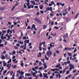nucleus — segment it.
<instances>
[{"label": "nucleus", "instance_id": "1", "mask_svg": "<svg viewBox=\"0 0 79 79\" xmlns=\"http://www.w3.org/2000/svg\"><path fill=\"white\" fill-rule=\"evenodd\" d=\"M35 20L37 22V23H39L40 24H42V22L37 17H35Z\"/></svg>", "mask_w": 79, "mask_h": 79}, {"label": "nucleus", "instance_id": "2", "mask_svg": "<svg viewBox=\"0 0 79 79\" xmlns=\"http://www.w3.org/2000/svg\"><path fill=\"white\" fill-rule=\"evenodd\" d=\"M52 52L50 51H48L46 52V54L48 57H50V56L52 55Z\"/></svg>", "mask_w": 79, "mask_h": 79}, {"label": "nucleus", "instance_id": "3", "mask_svg": "<svg viewBox=\"0 0 79 79\" xmlns=\"http://www.w3.org/2000/svg\"><path fill=\"white\" fill-rule=\"evenodd\" d=\"M69 66L70 67L69 68V70L70 71L72 70L73 69H74V65H72L71 64H69Z\"/></svg>", "mask_w": 79, "mask_h": 79}, {"label": "nucleus", "instance_id": "4", "mask_svg": "<svg viewBox=\"0 0 79 79\" xmlns=\"http://www.w3.org/2000/svg\"><path fill=\"white\" fill-rule=\"evenodd\" d=\"M27 3H26V5H27V6H28L29 5H30V0H27Z\"/></svg>", "mask_w": 79, "mask_h": 79}, {"label": "nucleus", "instance_id": "5", "mask_svg": "<svg viewBox=\"0 0 79 79\" xmlns=\"http://www.w3.org/2000/svg\"><path fill=\"white\" fill-rule=\"evenodd\" d=\"M2 63H3L4 67H6L7 65V63L6 62L5 60L3 61Z\"/></svg>", "mask_w": 79, "mask_h": 79}, {"label": "nucleus", "instance_id": "6", "mask_svg": "<svg viewBox=\"0 0 79 79\" xmlns=\"http://www.w3.org/2000/svg\"><path fill=\"white\" fill-rule=\"evenodd\" d=\"M24 78V75H20V76L19 77V79H22V78Z\"/></svg>", "mask_w": 79, "mask_h": 79}, {"label": "nucleus", "instance_id": "7", "mask_svg": "<svg viewBox=\"0 0 79 79\" xmlns=\"http://www.w3.org/2000/svg\"><path fill=\"white\" fill-rule=\"evenodd\" d=\"M18 43H19L20 44H23V42H21L20 40H19L18 41Z\"/></svg>", "mask_w": 79, "mask_h": 79}, {"label": "nucleus", "instance_id": "8", "mask_svg": "<svg viewBox=\"0 0 79 79\" xmlns=\"http://www.w3.org/2000/svg\"><path fill=\"white\" fill-rule=\"evenodd\" d=\"M47 27V26L46 25H43V29H45Z\"/></svg>", "mask_w": 79, "mask_h": 79}, {"label": "nucleus", "instance_id": "9", "mask_svg": "<svg viewBox=\"0 0 79 79\" xmlns=\"http://www.w3.org/2000/svg\"><path fill=\"white\" fill-rule=\"evenodd\" d=\"M79 15V13H78L75 16V19H76L77 18V17Z\"/></svg>", "mask_w": 79, "mask_h": 79}, {"label": "nucleus", "instance_id": "10", "mask_svg": "<svg viewBox=\"0 0 79 79\" xmlns=\"http://www.w3.org/2000/svg\"><path fill=\"white\" fill-rule=\"evenodd\" d=\"M12 67H13V68L14 69H16V67H17V66L16 65H14V66H13V65H12Z\"/></svg>", "mask_w": 79, "mask_h": 79}, {"label": "nucleus", "instance_id": "11", "mask_svg": "<svg viewBox=\"0 0 79 79\" xmlns=\"http://www.w3.org/2000/svg\"><path fill=\"white\" fill-rule=\"evenodd\" d=\"M45 44V42H41V43H40V46H41V45H42V44Z\"/></svg>", "mask_w": 79, "mask_h": 79}, {"label": "nucleus", "instance_id": "12", "mask_svg": "<svg viewBox=\"0 0 79 79\" xmlns=\"http://www.w3.org/2000/svg\"><path fill=\"white\" fill-rule=\"evenodd\" d=\"M5 7H0V10L2 11L3 10H5Z\"/></svg>", "mask_w": 79, "mask_h": 79}, {"label": "nucleus", "instance_id": "13", "mask_svg": "<svg viewBox=\"0 0 79 79\" xmlns=\"http://www.w3.org/2000/svg\"><path fill=\"white\" fill-rule=\"evenodd\" d=\"M30 2H32L33 5H35V1H30Z\"/></svg>", "mask_w": 79, "mask_h": 79}, {"label": "nucleus", "instance_id": "14", "mask_svg": "<svg viewBox=\"0 0 79 79\" xmlns=\"http://www.w3.org/2000/svg\"><path fill=\"white\" fill-rule=\"evenodd\" d=\"M43 7L44 6L42 5H41V6H40V10H42Z\"/></svg>", "mask_w": 79, "mask_h": 79}, {"label": "nucleus", "instance_id": "15", "mask_svg": "<svg viewBox=\"0 0 79 79\" xmlns=\"http://www.w3.org/2000/svg\"><path fill=\"white\" fill-rule=\"evenodd\" d=\"M27 41V40H25L24 41V47H26V42Z\"/></svg>", "mask_w": 79, "mask_h": 79}, {"label": "nucleus", "instance_id": "16", "mask_svg": "<svg viewBox=\"0 0 79 79\" xmlns=\"http://www.w3.org/2000/svg\"><path fill=\"white\" fill-rule=\"evenodd\" d=\"M32 74L33 76H34V77H36V74L35 73H32Z\"/></svg>", "mask_w": 79, "mask_h": 79}, {"label": "nucleus", "instance_id": "17", "mask_svg": "<svg viewBox=\"0 0 79 79\" xmlns=\"http://www.w3.org/2000/svg\"><path fill=\"white\" fill-rule=\"evenodd\" d=\"M1 59H2V60H3V59L5 60V57L4 56V55H2V57H1Z\"/></svg>", "mask_w": 79, "mask_h": 79}, {"label": "nucleus", "instance_id": "18", "mask_svg": "<svg viewBox=\"0 0 79 79\" xmlns=\"http://www.w3.org/2000/svg\"><path fill=\"white\" fill-rule=\"evenodd\" d=\"M32 27L34 28V29H35L36 28L35 25L34 24L32 25Z\"/></svg>", "mask_w": 79, "mask_h": 79}, {"label": "nucleus", "instance_id": "19", "mask_svg": "<svg viewBox=\"0 0 79 79\" xmlns=\"http://www.w3.org/2000/svg\"><path fill=\"white\" fill-rule=\"evenodd\" d=\"M66 35H63V38H64V39H66Z\"/></svg>", "mask_w": 79, "mask_h": 79}, {"label": "nucleus", "instance_id": "20", "mask_svg": "<svg viewBox=\"0 0 79 79\" xmlns=\"http://www.w3.org/2000/svg\"><path fill=\"white\" fill-rule=\"evenodd\" d=\"M45 58H46L45 59L46 60H49L48 57H47L46 55L45 56Z\"/></svg>", "mask_w": 79, "mask_h": 79}, {"label": "nucleus", "instance_id": "21", "mask_svg": "<svg viewBox=\"0 0 79 79\" xmlns=\"http://www.w3.org/2000/svg\"><path fill=\"white\" fill-rule=\"evenodd\" d=\"M76 59H77V57H75L73 58L72 60L73 61H74V60Z\"/></svg>", "mask_w": 79, "mask_h": 79}, {"label": "nucleus", "instance_id": "22", "mask_svg": "<svg viewBox=\"0 0 79 79\" xmlns=\"http://www.w3.org/2000/svg\"><path fill=\"white\" fill-rule=\"evenodd\" d=\"M68 55H69V56H72V53H71L69 52L68 53Z\"/></svg>", "mask_w": 79, "mask_h": 79}, {"label": "nucleus", "instance_id": "23", "mask_svg": "<svg viewBox=\"0 0 79 79\" xmlns=\"http://www.w3.org/2000/svg\"><path fill=\"white\" fill-rule=\"evenodd\" d=\"M41 46V45H40V47H39V48L40 49V51H41L42 50Z\"/></svg>", "mask_w": 79, "mask_h": 79}, {"label": "nucleus", "instance_id": "24", "mask_svg": "<svg viewBox=\"0 0 79 79\" xmlns=\"http://www.w3.org/2000/svg\"><path fill=\"white\" fill-rule=\"evenodd\" d=\"M11 62V59H10V60L8 61V62H7V63L9 64Z\"/></svg>", "mask_w": 79, "mask_h": 79}, {"label": "nucleus", "instance_id": "25", "mask_svg": "<svg viewBox=\"0 0 79 79\" xmlns=\"http://www.w3.org/2000/svg\"><path fill=\"white\" fill-rule=\"evenodd\" d=\"M10 31H11L10 30V29H8V30H7V33L9 34Z\"/></svg>", "mask_w": 79, "mask_h": 79}, {"label": "nucleus", "instance_id": "26", "mask_svg": "<svg viewBox=\"0 0 79 79\" xmlns=\"http://www.w3.org/2000/svg\"><path fill=\"white\" fill-rule=\"evenodd\" d=\"M42 64V63L41 61H40V63H39V66H40Z\"/></svg>", "mask_w": 79, "mask_h": 79}, {"label": "nucleus", "instance_id": "27", "mask_svg": "<svg viewBox=\"0 0 79 79\" xmlns=\"http://www.w3.org/2000/svg\"><path fill=\"white\" fill-rule=\"evenodd\" d=\"M50 10L49 8V7H47L46 8V11H49Z\"/></svg>", "mask_w": 79, "mask_h": 79}, {"label": "nucleus", "instance_id": "28", "mask_svg": "<svg viewBox=\"0 0 79 79\" xmlns=\"http://www.w3.org/2000/svg\"><path fill=\"white\" fill-rule=\"evenodd\" d=\"M21 75H23V74H24V73L22 71H21Z\"/></svg>", "mask_w": 79, "mask_h": 79}, {"label": "nucleus", "instance_id": "29", "mask_svg": "<svg viewBox=\"0 0 79 79\" xmlns=\"http://www.w3.org/2000/svg\"><path fill=\"white\" fill-rule=\"evenodd\" d=\"M56 69H52V71H56Z\"/></svg>", "mask_w": 79, "mask_h": 79}, {"label": "nucleus", "instance_id": "30", "mask_svg": "<svg viewBox=\"0 0 79 79\" xmlns=\"http://www.w3.org/2000/svg\"><path fill=\"white\" fill-rule=\"evenodd\" d=\"M6 51H4V52H3V53H1L3 54H5L6 53Z\"/></svg>", "mask_w": 79, "mask_h": 79}, {"label": "nucleus", "instance_id": "31", "mask_svg": "<svg viewBox=\"0 0 79 79\" xmlns=\"http://www.w3.org/2000/svg\"><path fill=\"white\" fill-rule=\"evenodd\" d=\"M26 36H24L23 37V40H26Z\"/></svg>", "mask_w": 79, "mask_h": 79}, {"label": "nucleus", "instance_id": "32", "mask_svg": "<svg viewBox=\"0 0 79 79\" xmlns=\"http://www.w3.org/2000/svg\"><path fill=\"white\" fill-rule=\"evenodd\" d=\"M60 66V64H59V65H56V68H58V67H59Z\"/></svg>", "mask_w": 79, "mask_h": 79}, {"label": "nucleus", "instance_id": "33", "mask_svg": "<svg viewBox=\"0 0 79 79\" xmlns=\"http://www.w3.org/2000/svg\"><path fill=\"white\" fill-rule=\"evenodd\" d=\"M56 53H57L58 54H59V53H60V51H59L58 50L56 51Z\"/></svg>", "mask_w": 79, "mask_h": 79}, {"label": "nucleus", "instance_id": "34", "mask_svg": "<svg viewBox=\"0 0 79 79\" xmlns=\"http://www.w3.org/2000/svg\"><path fill=\"white\" fill-rule=\"evenodd\" d=\"M16 6H13V8H12V10H13L15 8Z\"/></svg>", "mask_w": 79, "mask_h": 79}, {"label": "nucleus", "instance_id": "35", "mask_svg": "<svg viewBox=\"0 0 79 79\" xmlns=\"http://www.w3.org/2000/svg\"><path fill=\"white\" fill-rule=\"evenodd\" d=\"M12 53H13V54H15L16 53L15 51V50L13 51Z\"/></svg>", "mask_w": 79, "mask_h": 79}, {"label": "nucleus", "instance_id": "36", "mask_svg": "<svg viewBox=\"0 0 79 79\" xmlns=\"http://www.w3.org/2000/svg\"><path fill=\"white\" fill-rule=\"evenodd\" d=\"M50 78L51 79H52L54 78V77L53 76H50Z\"/></svg>", "mask_w": 79, "mask_h": 79}, {"label": "nucleus", "instance_id": "37", "mask_svg": "<svg viewBox=\"0 0 79 79\" xmlns=\"http://www.w3.org/2000/svg\"><path fill=\"white\" fill-rule=\"evenodd\" d=\"M66 72V70H65L64 69L63 70V72H62V73L63 74L64 73H65V72Z\"/></svg>", "mask_w": 79, "mask_h": 79}, {"label": "nucleus", "instance_id": "38", "mask_svg": "<svg viewBox=\"0 0 79 79\" xmlns=\"http://www.w3.org/2000/svg\"><path fill=\"white\" fill-rule=\"evenodd\" d=\"M25 46L24 45H21L20 46V47L21 48H23Z\"/></svg>", "mask_w": 79, "mask_h": 79}, {"label": "nucleus", "instance_id": "39", "mask_svg": "<svg viewBox=\"0 0 79 79\" xmlns=\"http://www.w3.org/2000/svg\"><path fill=\"white\" fill-rule=\"evenodd\" d=\"M79 75V73H77L75 74H74V76H77V75Z\"/></svg>", "mask_w": 79, "mask_h": 79}, {"label": "nucleus", "instance_id": "40", "mask_svg": "<svg viewBox=\"0 0 79 79\" xmlns=\"http://www.w3.org/2000/svg\"><path fill=\"white\" fill-rule=\"evenodd\" d=\"M30 42V40H27L26 43L27 44H29V42Z\"/></svg>", "mask_w": 79, "mask_h": 79}, {"label": "nucleus", "instance_id": "41", "mask_svg": "<svg viewBox=\"0 0 79 79\" xmlns=\"http://www.w3.org/2000/svg\"><path fill=\"white\" fill-rule=\"evenodd\" d=\"M68 47H66V48H65L64 49H65V50L66 51L68 49Z\"/></svg>", "mask_w": 79, "mask_h": 79}, {"label": "nucleus", "instance_id": "42", "mask_svg": "<svg viewBox=\"0 0 79 79\" xmlns=\"http://www.w3.org/2000/svg\"><path fill=\"white\" fill-rule=\"evenodd\" d=\"M6 31L5 30L2 31V33H4V34H6Z\"/></svg>", "mask_w": 79, "mask_h": 79}, {"label": "nucleus", "instance_id": "43", "mask_svg": "<svg viewBox=\"0 0 79 79\" xmlns=\"http://www.w3.org/2000/svg\"><path fill=\"white\" fill-rule=\"evenodd\" d=\"M27 29H31V27H30V26H27Z\"/></svg>", "mask_w": 79, "mask_h": 79}, {"label": "nucleus", "instance_id": "44", "mask_svg": "<svg viewBox=\"0 0 79 79\" xmlns=\"http://www.w3.org/2000/svg\"><path fill=\"white\" fill-rule=\"evenodd\" d=\"M20 65L21 67L23 66V65H24V63H21Z\"/></svg>", "mask_w": 79, "mask_h": 79}, {"label": "nucleus", "instance_id": "45", "mask_svg": "<svg viewBox=\"0 0 79 79\" xmlns=\"http://www.w3.org/2000/svg\"><path fill=\"white\" fill-rule=\"evenodd\" d=\"M15 47V50H16L17 49H19V48L18 47H16V46H15V47Z\"/></svg>", "mask_w": 79, "mask_h": 79}, {"label": "nucleus", "instance_id": "46", "mask_svg": "<svg viewBox=\"0 0 79 79\" xmlns=\"http://www.w3.org/2000/svg\"><path fill=\"white\" fill-rule=\"evenodd\" d=\"M4 46V44H0V47H3Z\"/></svg>", "mask_w": 79, "mask_h": 79}, {"label": "nucleus", "instance_id": "47", "mask_svg": "<svg viewBox=\"0 0 79 79\" xmlns=\"http://www.w3.org/2000/svg\"><path fill=\"white\" fill-rule=\"evenodd\" d=\"M67 50H69V51H71L72 50V48H68V49H67Z\"/></svg>", "mask_w": 79, "mask_h": 79}, {"label": "nucleus", "instance_id": "48", "mask_svg": "<svg viewBox=\"0 0 79 79\" xmlns=\"http://www.w3.org/2000/svg\"><path fill=\"white\" fill-rule=\"evenodd\" d=\"M38 67H39L38 66H37L35 67V69H38V68H39Z\"/></svg>", "mask_w": 79, "mask_h": 79}, {"label": "nucleus", "instance_id": "49", "mask_svg": "<svg viewBox=\"0 0 79 79\" xmlns=\"http://www.w3.org/2000/svg\"><path fill=\"white\" fill-rule=\"evenodd\" d=\"M54 28L56 29H59V27H56V26L54 27Z\"/></svg>", "mask_w": 79, "mask_h": 79}, {"label": "nucleus", "instance_id": "50", "mask_svg": "<svg viewBox=\"0 0 79 79\" xmlns=\"http://www.w3.org/2000/svg\"><path fill=\"white\" fill-rule=\"evenodd\" d=\"M19 19H20V17H17L16 18V20H19Z\"/></svg>", "mask_w": 79, "mask_h": 79}, {"label": "nucleus", "instance_id": "51", "mask_svg": "<svg viewBox=\"0 0 79 79\" xmlns=\"http://www.w3.org/2000/svg\"><path fill=\"white\" fill-rule=\"evenodd\" d=\"M39 70H42V68L41 67H40L39 68Z\"/></svg>", "mask_w": 79, "mask_h": 79}, {"label": "nucleus", "instance_id": "52", "mask_svg": "<svg viewBox=\"0 0 79 79\" xmlns=\"http://www.w3.org/2000/svg\"><path fill=\"white\" fill-rule=\"evenodd\" d=\"M27 76H31V75L30 74L27 73Z\"/></svg>", "mask_w": 79, "mask_h": 79}, {"label": "nucleus", "instance_id": "53", "mask_svg": "<svg viewBox=\"0 0 79 79\" xmlns=\"http://www.w3.org/2000/svg\"><path fill=\"white\" fill-rule=\"evenodd\" d=\"M15 56H13V57H12V59H15Z\"/></svg>", "mask_w": 79, "mask_h": 79}, {"label": "nucleus", "instance_id": "54", "mask_svg": "<svg viewBox=\"0 0 79 79\" xmlns=\"http://www.w3.org/2000/svg\"><path fill=\"white\" fill-rule=\"evenodd\" d=\"M50 10L51 11H52V7H50Z\"/></svg>", "mask_w": 79, "mask_h": 79}, {"label": "nucleus", "instance_id": "55", "mask_svg": "<svg viewBox=\"0 0 79 79\" xmlns=\"http://www.w3.org/2000/svg\"><path fill=\"white\" fill-rule=\"evenodd\" d=\"M32 45V43H30L28 44V46H31V45Z\"/></svg>", "mask_w": 79, "mask_h": 79}, {"label": "nucleus", "instance_id": "56", "mask_svg": "<svg viewBox=\"0 0 79 79\" xmlns=\"http://www.w3.org/2000/svg\"><path fill=\"white\" fill-rule=\"evenodd\" d=\"M17 73H20L21 72L20 71V70H18L17 71Z\"/></svg>", "mask_w": 79, "mask_h": 79}, {"label": "nucleus", "instance_id": "57", "mask_svg": "<svg viewBox=\"0 0 79 79\" xmlns=\"http://www.w3.org/2000/svg\"><path fill=\"white\" fill-rule=\"evenodd\" d=\"M16 46H17L18 47H19V46H20V44H17Z\"/></svg>", "mask_w": 79, "mask_h": 79}, {"label": "nucleus", "instance_id": "58", "mask_svg": "<svg viewBox=\"0 0 79 79\" xmlns=\"http://www.w3.org/2000/svg\"><path fill=\"white\" fill-rule=\"evenodd\" d=\"M71 7H69L68 9V11H70V10H71Z\"/></svg>", "mask_w": 79, "mask_h": 79}, {"label": "nucleus", "instance_id": "59", "mask_svg": "<svg viewBox=\"0 0 79 79\" xmlns=\"http://www.w3.org/2000/svg\"><path fill=\"white\" fill-rule=\"evenodd\" d=\"M51 48H50V47H48V51H50V49Z\"/></svg>", "mask_w": 79, "mask_h": 79}, {"label": "nucleus", "instance_id": "60", "mask_svg": "<svg viewBox=\"0 0 79 79\" xmlns=\"http://www.w3.org/2000/svg\"><path fill=\"white\" fill-rule=\"evenodd\" d=\"M14 25H17V23H16V22H14Z\"/></svg>", "mask_w": 79, "mask_h": 79}, {"label": "nucleus", "instance_id": "61", "mask_svg": "<svg viewBox=\"0 0 79 79\" xmlns=\"http://www.w3.org/2000/svg\"><path fill=\"white\" fill-rule=\"evenodd\" d=\"M66 13H65L64 12H63V15L64 16H65L66 15Z\"/></svg>", "mask_w": 79, "mask_h": 79}, {"label": "nucleus", "instance_id": "62", "mask_svg": "<svg viewBox=\"0 0 79 79\" xmlns=\"http://www.w3.org/2000/svg\"><path fill=\"white\" fill-rule=\"evenodd\" d=\"M48 76V74L47 73L44 74V73H43V76Z\"/></svg>", "mask_w": 79, "mask_h": 79}, {"label": "nucleus", "instance_id": "63", "mask_svg": "<svg viewBox=\"0 0 79 79\" xmlns=\"http://www.w3.org/2000/svg\"><path fill=\"white\" fill-rule=\"evenodd\" d=\"M35 8H36V9H38V6H35Z\"/></svg>", "mask_w": 79, "mask_h": 79}, {"label": "nucleus", "instance_id": "64", "mask_svg": "<svg viewBox=\"0 0 79 79\" xmlns=\"http://www.w3.org/2000/svg\"><path fill=\"white\" fill-rule=\"evenodd\" d=\"M62 67L61 66H60L59 67V69H62Z\"/></svg>", "mask_w": 79, "mask_h": 79}]
</instances>
